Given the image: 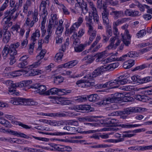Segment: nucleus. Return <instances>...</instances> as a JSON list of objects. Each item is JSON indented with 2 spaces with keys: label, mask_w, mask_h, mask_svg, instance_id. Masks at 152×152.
Segmentation results:
<instances>
[{
  "label": "nucleus",
  "mask_w": 152,
  "mask_h": 152,
  "mask_svg": "<svg viewBox=\"0 0 152 152\" xmlns=\"http://www.w3.org/2000/svg\"><path fill=\"white\" fill-rule=\"evenodd\" d=\"M152 81V77L147 76L143 78H141V83H146Z\"/></svg>",
  "instance_id": "680f3d73"
},
{
  "label": "nucleus",
  "mask_w": 152,
  "mask_h": 152,
  "mask_svg": "<svg viewBox=\"0 0 152 152\" xmlns=\"http://www.w3.org/2000/svg\"><path fill=\"white\" fill-rule=\"evenodd\" d=\"M146 109L141 107H129L124 109V113L129 114L133 112H140L145 111Z\"/></svg>",
  "instance_id": "0eeeda50"
},
{
  "label": "nucleus",
  "mask_w": 152,
  "mask_h": 152,
  "mask_svg": "<svg viewBox=\"0 0 152 152\" xmlns=\"http://www.w3.org/2000/svg\"><path fill=\"white\" fill-rule=\"evenodd\" d=\"M16 143L18 144H22L23 143L28 144L30 142L29 141L24 140V139L21 140L19 139L16 138L15 140Z\"/></svg>",
  "instance_id": "774afa93"
},
{
  "label": "nucleus",
  "mask_w": 152,
  "mask_h": 152,
  "mask_svg": "<svg viewBox=\"0 0 152 152\" xmlns=\"http://www.w3.org/2000/svg\"><path fill=\"white\" fill-rule=\"evenodd\" d=\"M84 45L83 44H80L78 45H76L75 46V50L77 52H81L84 49Z\"/></svg>",
  "instance_id": "09e8293b"
},
{
  "label": "nucleus",
  "mask_w": 152,
  "mask_h": 152,
  "mask_svg": "<svg viewBox=\"0 0 152 152\" xmlns=\"http://www.w3.org/2000/svg\"><path fill=\"white\" fill-rule=\"evenodd\" d=\"M53 24L51 22H49L47 29V31L49 34H51L52 33L53 29H54Z\"/></svg>",
  "instance_id": "49530a36"
},
{
  "label": "nucleus",
  "mask_w": 152,
  "mask_h": 152,
  "mask_svg": "<svg viewBox=\"0 0 152 152\" xmlns=\"http://www.w3.org/2000/svg\"><path fill=\"white\" fill-rule=\"evenodd\" d=\"M131 79L134 81L141 83V78L138 75H135L131 77Z\"/></svg>",
  "instance_id": "69168bd1"
},
{
  "label": "nucleus",
  "mask_w": 152,
  "mask_h": 152,
  "mask_svg": "<svg viewBox=\"0 0 152 152\" xmlns=\"http://www.w3.org/2000/svg\"><path fill=\"white\" fill-rule=\"evenodd\" d=\"M102 88H113L118 87L117 79L113 81L107 82L105 84H102Z\"/></svg>",
  "instance_id": "9b49d317"
},
{
  "label": "nucleus",
  "mask_w": 152,
  "mask_h": 152,
  "mask_svg": "<svg viewBox=\"0 0 152 152\" xmlns=\"http://www.w3.org/2000/svg\"><path fill=\"white\" fill-rule=\"evenodd\" d=\"M77 61L74 60L66 63V68H71L75 66L77 64Z\"/></svg>",
  "instance_id": "a19ab883"
},
{
  "label": "nucleus",
  "mask_w": 152,
  "mask_h": 152,
  "mask_svg": "<svg viewBox=\"0 0 152 152\" xmlns=\"http://www.w3.org/2000/svg\"><path fill=\"white\" fill-rule=\"evenodd\" d=\"M9 132L12 134L19 137H21L28 139L30 138L32 139L31 137H29L28 136L26 135L25 134L21 133L20 132L15 131L13 130H10Z\"/></svg>",
  "instance_id": "aec40b11"
},
{
  "label": "nucleus",
  "mask_w": 152,
  "mask_h": 152,
  "mask_svg": "<svg viewBox=\"0 0 152 152\" xmlns=\"http://www.w3.org/2000/svg\"><path fill=\"white\" fill-rule=\"evenodd\" d=\"M104 72L102 66L99 67L95 69L92 73L88 72L86 70H84L83 73L84 75L87 74L86 77L89 79H93V78L100 75Z\"/></svg>",
  "instance_id": "f03ea898"
},
{
  "label": "nucleus",
  "mask_w": 152,
  "mask_h": 152,
  "mask_svg": "<svg viewBox=\"0 0 152 152\" xmlns=\"http://www.w3.org/2000/svg\"><path fill=\"white\" fill-rule=\"evenodd\" d=\"M63 21L62 20H59L58 26L56 30V35H61L64 30V27L63 26Z\"/></svg>",
  "instance_id": "dca6fc26"
},
{
  "label": "nucleus",
  "mask_w": 152,
  "mask_h": 152,
  "mask_svg": "<svg viewBox=\"0 0 152 152\" xmlns=\"http://www.w3.org/2000/svg\"><path fill=\"white\" fill-rule=\"evenodd\" d=\"M64 122L62 121H59L49 120V124L50 125L52 126H60L64 125Z\"/></svg>",
  "instance_id": "412c9836"
},
{
  "label": "nucleus",
  "mask_w": 152,
  "mask_h": 152,
  "mask_svg": "<svg viewBox=\"0 0 152 152\" xmlns=\"http://www.w3.org/2000/svg\"><path fill=\"white\" fill-rule=\"evenodd\" d=\"M79 37L77 36L76 32H74L71 37V38L73 39V45L76 46L79 45L80 43V40Z\"/></svg>",
  "instance_id": "5701e85b"
},
{
  "label": "nucleus",
  "mask_w": 152,
  "mask_h": 152,
  "mask_svg": "<svg viewBox=\"0 0 152 152\" xmlns=\"http://www.w3.org/2000/svg\"><path fill=\"white\" fill-rule=\"evenodd\" d=\"M5 2L0 7V12H3L8 6L9 0H5Z\"/></svg>",
  "instance_id": "13d9d810"
},
{
  "label": "nucleus",
  "mask_w": 152,
  "mask_h": 152,
  "mask_svg": "<svg viewBox=\"0 0 152 152\" xmlns=\"http://www.w3.org/2000/svg\"><path fill=\"white\" fill-rule=\"evenodd\" d=\"M134 64V61L132 59L129 60L125 61L123 64V67L125 69H129Z\"/></svg>",
  "instance_id": "a878e982"
},
{
  "label": "nucleus",
  "mask_w": 152,
  "mask_h": 152,
  "mask_svg": "<svg viewBox=\"0 0 152 152\" xmlns=\"http://www.w3.org/2000/svg\"><path fill=\"white\" fill-rule=\"evenodd\" d=\"M74 99L77 102L81 103L86 102L87 100V98L86 96L85 95L75 97H74Z\"/></svg>",
  "instance_id": "c85d7f7f"
},
{
  "label": "nucleus",
  "mask_w": 152,
  "mask_h": 152,
  "mask_svg": "<svg viewBox=\"0 0 152 152\" xmlns=\"http://www.w3.org/2000/svg\"><path fill=\"white\" fill-rule=\"evenodd\" d=\"M109 8L110 11V15L113 16L114 19H116L124 16V12L122 11H117L112 7H109Z\"/></svg>",
  "instance_id": "6e6552de"
},
{
  "label": "nucleus",
  "mask_w": 152,
  "mask_h": 152,
  "mask_svg": "<svg viewBox=\"0 0 152 152\" xmlns=\"http://www.w3.org/2000/svg\"><path fill=\"white\" fill-rule=\"evenodd\" d=\"M108 52L106 50L103 52L96 54L94 56L96 58V62L101 61L103 59L107 56Z\"/></svg>",
  "instance_id": "2eb2a0df"
},
{
  "label": "nucleus",
  "mask_w": 152,
  "mask_h": 152,
  "mask_svg": "<svg viewBox=\"0 0 152 152\" xmlns=\"http://www.w3.org/2000/svg\"><path fill=\"white\" fill-rule=\"evenodd\" d=\"M124 76L123 75L119 76L117 79L118 86L120 85H124L128 82V80L126 79H123Z\"/></svg>",
  "instance_id": "f704fd0d"
},
{
  "label": "nucleus",
  "mask_w": 152,
  "mask_h": 152,
  "mask_svg": "<svg viewBox=\"0 0 152 152\" xmlns=\"http://www.w3.org/2000/svg\"><path fill=\"white\" fill-rule=\"evenodd\" d=\"M89 4L91 9L92 15L93 16L94 20L95 22L98 24L99 22V18L96 8L93 2H90Z\"/></svg>",
  "instance_id": "423d86ee"
},
{
  "label": "nucleus",
  "mask_w": 152,
  "mask_h": 152,
  "mask_svg": "<svg viewBox=\"0 0 152 152\" xmlns=\"http://www.w3.org/2000/svg\"><path fill=\"white\" fill-rule=\"evenodd\" d=\"M128 149L132 150L144 151V146L130 147Z\"/></svg>",
  "instance_id": "0e129e2a"
},
{
  "label": "nucleus",
  "mask_w": 152,
  "mask_h": 152,
  "mask_svg": "<svg viewBox=\"0 0 152 152\" xmlns=\"http://www.w3.org/2000/svg\"><path fill=\"white\" fill-rule=\"evenodd\" d=\"M32 69H30L28 71L21 69L18 71H16L11 73L13 77H16L22 75H24L25 76H32Z\"/></svg>",
  "instance_id": "20e7f679"
},
{
  "label": "nucleus",
  "mask_w": 152,
  "mask_h": 152,
  "mask_svg": "<svg viewBox=\"0 0 152 152\" xmlns=\"http://www.w3.org/2000/svg\"><path fill=\"white\" fill-rule=\"evenodd\" d=\"M118 126L121 127L122 128L126 129H131L141 126V124H130L129 123L125 124H120L118 125Z\"/></svg>",
  "instance_id": "a211bd4d"
},
{
  "label": "nucleus",
  "mask_w": 152,
  "mask_h": 152,
  "mask_svg": "<svg viewBox=\"0 0 152 152\" xmlns=\"http://www.w3.org/2000/svg\"><path fill=\"white\" fill-rule=\"evenodd\" d=\"M0 124L6 127H8L10 125L8 121L2 117L0 118Z\"/></svg>",
  "instance_id": "bf43d9fd"
},
{
  "label": "nucleus",
  "mask_w": 152,
  "mask_h": 152,
  "mask_svg": "<svg viewBox=\"0 0 152 152\" xmlns=\"http://www.w3.org/2000/svg\"><path fill=\"white\" fill-rule=\"evenodd\" d=\"M11 20V18L7 16H5L2 19L1 24L3 26H6L7 24L10 25L11 26L12 25V23L10 21Z\"/></svg>",
  "instance_id": "473e14b6"
},
{
  "label": "nucleus",
  "mask_w": 152,
  "mask_h": 152,
  "mask_svg": "<svg viewBox=\"0 0 152 152\" xmlns=\"http://www.w3.org/2000/svg\"><path fill=\"white\" fill-rule=\"evenodd\" d=\"M118 63H115L109 64L102 66L104 72L108 71H112L117 68L119 66Z\"/></svg>",
  "instance_id": "4468645a"
},
{
  "label": "nucleus",
  "mask_w": 152,
  "mask_h": 152,
  "mask_svg": "<svg viewBox=\"0 0 152 152\" xmlns=\"http://www.w3.org/2000/svg\"><path fill=\"white\" fill-rule=\"evenodd\" d=\"M37 114L38 115L48 116L52 117H62L66 116V114L64 113H38Z\"/></svg>",
  "instance_id": "f8f14e48"
},
{
  "label": "nucleus",
  "mask_w": 152,
  "mask_h": 152,
  "mask_svg": "<svg viewBox=\"0 0 152 152\" xmlns=\"http://www.w3.org/2000/svg\"><path fill=\"white\" fill-rule=\"evenodd\" d=\"M118 121L116 119H109L108 121L104 123L107 125L108 126H111L115 125V124L118 122Z\"/></svg>",
  "instance_id": "72a5a7b5"
},
{
  "label": "nucleus",
  "mask_w": 152,
  "mask_h": 152,
  "mask_svg": "<svg viewBox=\"0 0 152 152\" xmlns=\"http://www.w3.org/2000/svg\"><path fill=\"white\" fill-rule=\"evenodd\" d=\"M72 92V90L66 89H60L59 95H67Z\"/></svg>",
  "instance_id": "a18cd8bd"
},
{
  "label": "nucleus",
  "mask_w": 152,
  "mask_h": 152,
  "mask_svg": "<svg viewBox=\"0 0 152 152\" xmlns=\"http://www.w3.org/2000/svg\"><path fill=\"white\" fill-rule=\"evenodd\" d=\"M11 37V34L9 31H6L4 34L3 41L5 43H7L9 41Z\"/></svg>",
  "instance_id": "7c9ffc66"
},
{
  "label": "nucleus",
  "mask_w": 152,
  "mask_h": 152,
  "mask_svg": "<svg viewBox=\"0 0 152 152\" xmlns=\"http://www.w3.org/2000/svg\"><path fill=\"white\" fill-rule=\"evenodd\" d=\"M46 52V50H42L40 52L39 55L36 57V58L38 61L34 63L31 65L28 66V67L29 68H32L37 67L41 63L40 60L43 58Z\"/></svg>",
  "instance_id": "39448f33"
},
{
  "label": "nucleus",
  "mask_w": 152,
  "mask_h": 152,
  "mask_svg": "<svg viewBox=\"0 0 152 152\" xmlns=\"http://www.w3.org/2000/svg\"><path fill=\"white\" fill-rule=\"evenodd\" d=\"M110 146L107 144H97L91 146L92 148H106L110 147Z\"/></svg>",
  "instance_id": "603ef678"
},
{
  "label": "nucleus",
  "mask_w": 152,
  "mask_h": 152,
  "mask_svg": "<svg viewBox=\"0 0 152 152\" xmlns=\"http://www.w3.org/2000/svg\"><path fill=\"white\" fill-rule=\"evenodd\" d=\"M37 92L40 94H45V91L46 90V88L44 85H38L37 88Z\"/></svg>",
  "instance_id": "2f4dec72"
},
{
  "label": "nucleus",
  "mask_w": 152,
  "mask_h": 152,
  "mask_svg": "<svg viewBox=\"0 0 152 152\" xmlns=\"http://www.w3.org/2000/svg\"><path fill=\"white\" fill-rule=\"evenodd\" d=\"M118 54L117 52H116L115 53H111L110 54L112 56L106 59H103L101 62V63L103 64H106L110 62L114 61L115 58H113L114 56H117Z\"/></svg>",
  "instance_id": "6ab92c4d"
},
{
  "label": "nucleus",
  "mask_w": 152,
  "mask_h": 152,
  "mask_svg": "<svg viewBox=\"0 0 152 152\" xmlns=\"http://www.w3.org/2000/svg\"><path fill=\"white\" fill-rule=\"evenodd\" d=\"M103 11L102 13V17H108L109 15V12L110 10H109V7L107 9L105 7H104L103 8Z\"/></svg>",
  "instance_id": "3c124183"
},
{
  "label": "nucleus",
  "mask_w": 152,
  "mask_h": 152,
  "mask_svg": "<svg viewBox=\"0 0 152 152\" xmlns=\"http://www.w3.org/2000/svg\"><path fill=\"white\" fill-rule=\"evenodd\" d=\"M123 41L125 45L128 46L131 42V37L129 34L128 30H126L124 32V35L122 36Z\"/></svg>",
  "instance_id": "ddd939ff"
},
{
  "label": "nucleus",
  "mask_w": 152,
  "mask_h": 152,
  "mask_svg": "<svg viewBox=\"0 0 152 152\" xmlns=\"http://www.w3.org/2000/svg\"><path fill=\"white\" fill-rule=\"evenodd\" d=\"M63 53L62 52H59L57 53L54 58V60L56 61L59 62L61 61L63 56Z\"/></svg>",
  "instance_id": "c03bdc74"
},
{
  "label": "nucleus",
  "mask_w": 152,
  "mask_h": 152,
  "mask_svg": "<svg viewBox=\"0 0 152 152\" xmlns=\"http://www.w3.org/2000/svg\"><path fill=\"white\" fill-rule=\"evenodd\" d=\"M18 6V4L16 3L15 4V6L12 9L7 10L4 13L5 16H7L9 18H13V15L16 10L17 6Z\"/></svg>",
  "instance_id": "f3484780"
},
{
  "label": "nucleus",
  "mask_w": 152,
  "mask_h": 152,
  "mask_svg": "<svg viewBox=\"0 0 152 152\" xmlns=\"http://www.w3.org/2000/svg\"><path fill=\"white\" fill-rule=\"evenodd\" d=\"M79 7L81 8L83 13L84 14H85L87 12L88 9L86 3H83L82 5H81V6H79Z\"/></svg>",
  "instance_id": "8fccbe9b"
},
{
  "label": "nucleus",
  "mask_w": 152,
  "mask_h": 152,
  "mask_svg": "<svg viewBox=\"0 0 152 152\" xmlns=\"http://www.w3.org/2000/svg\"><path fill=\"white\" fill-rule=\"evenodd\" d=\"M111 97H108L105 99V101L107 102H115L117 100H121L123 96V94L121 93H116Z\"/></svg>",
  "instance_id": "1a4fd4ad"
},
{
  "label": "nucleus",
  "mask_w": 152,
  "mask_h": 152,
  "mask_svg": "<svg viewBox=\"0 0 152 152\" xmlns=\"http://www.w3.org/2000/svg\"><path fill=\"white\" fill-rule=\"evenodd\" d=\"M54 148L56 151H64V145H55Z\"/></svg>",
  "instance_id": "4d7b16f0"
},
{
  "label": "nucleus",
  "mask_w": 152,
  "mask_h": 152,
  "mask_svg": "<svg viewBox=\"0 0 152 152\" xmlns=\"http://www.w3.org/2000/svg\"><path fill=\"white\" fill-rule=\"evenodd\" d=\"M32 83V81L31 80H27L22 81L20 83H18L16 85L17 86V87H25L26 88L28 86H29V85Z\"/></svg>",
  "instance_id": "4be33fe9"
},
{
  "label": "nucleus",
  "mask_w": 152,
  "mask_h": 152,
  "mask_svg": "<svg viewBox=\"0 0 152 152\" xmlns=\"http://www.w3.org/2000/svg\"><path fill=\"white\" fill-rule=\"evenodd\" d=\"M50 16L51 18L49 19V22H51L52 23L54 24V25H57L58 21L57 15L53 13L51 14Z\"/></svg>",
  "instance_id": "c756f323"
},
{
  "label": "nucleus",
  "mask_w": 152,
  "mask_h": 152,
  "mask_svg": "<svg viewBox=\"0 0 152 152\" xmlns=\"http://www.w3.org/2000/svg\"><path fill=\"white\" fill-rule=\"evenodd\" d=\"M106 33L108 36L111 37L112 35V28L110 25H108L106 27Z\"/></svg>",
  "instance_id": "6e6d98bb"
},
{
  "label": "nucleus",
  "mask_w": 152,
  "mask_h": 152,
  "mask_svg": "<svg viewBox=\"0 0 152 152\" xmlns=\"http://www.w3.org/2000/svg\"><path fill=\"white\" fill-rule=\"evenodd\" d=\"M63 129H66V130L70 131V132L68 133L67 134H75V127L69 126H65L64 127Z\"/></svg>",
  "instance_id": "864d4df0"
},
{
  "label": "nucleus",
  "mask_w": 152,
  "mask_h": 152,
  "mask_svg": "<svg viewBox=\"0 0 152 152\" xmlns=\"http://www.w3.org/2000/svg\"><path fill=\"white\" fill-rule=\"evenodd\" d=\"M60 89L53 88L46 91L45 95H59Z\"/></svg>",
  "instance_id": "b1692460"
},
{
  "label": "nucleus",
  "mask_w": 152,
  "mask_h": 152,
  "mask_svg": "<svg viewBox=\"0 0 152 152\" xmlns=\"http://www.w3.org/2000/svg\"><path fill=\"white\" fill-rule=\"evenodd\" d=\"M146 34V31L145 29L140 30L136 34V37L138 38L143 37Z\"/></svg>",
  "instance_id": "5fc2aeb1"
},
{
  "label": "nucleus",
  "mask_w": 152,
  "mask_h": 152,
  "mask_svg": "<svg viewBox=\"0 0 152 152\" xmlns=\"http://www.w3.org/2000/svg\"><path fill=\"white\" fill-rule=\"evenodd\" d=\"M126 94H123V96L121 99V100L124 102H128L132 101L133 100V99L132 97L129 96L128 95L127 96H126Z\"/></svg>",
  "instance_id": "052dcab7"
},
{
  "label": "nucleus",
  "mask_w": 152,
  "mask_h": 152,
  "mask_svg": "<svg viewBox=\"0 0 152 152\" xmlns=\"http://www.w3.org/2000/svg\"><path fill=\"white\" fill-rule=\"evenodd\" d=\"M42 133L46 135H55V136H62L66 134L65 132H55L53 133H49V132H42Z\"/></svg>",
  "instance_id": "79ce46f5"
},
{
  "label": "nucleus",
  "mask_w": 152,
  "mask_h": 152,
  "mask_svg": "<svg viewBox=\"0 0 152 152\" xmlns=\"http://www.w3.org/2000/svg\"><path fill=\"white\" fill-rule=\"evenodd\" d=\"M10 103L14 105H37L38 103L31 99L23 98H12L10 101Z\"/></svg>",
  "instance_id": "f257e3e1"
},
{
  "label": "nucleus",
  "mask_w": 152,
  "mask_h": 152,
  "mask_svg": "<svg viewBox=\"0 0 152 152\" xmlns=\"http://www.w3.org/2000/svg\"><path fill=\"white\" fill-rule=\"evenodd\" d=\"M79 28L74 23L70 27V29H67L65 31V34H71L73 32L74 33L77 30V29Z\"/></svg>",
  "instance_id": "bb28decb"
},
{
  "label": "nucleus",
  "mask_w": 152,
  "mask_h": 152,
  "mask_svg": "<svg viewBox=\"0 0 152 152\" xmlns=\"http://www.w3.org/2000/svg\"><path fill=\"white\" fill-rule=\"evenodd\" d=\"M146 130L145 128H142L135 129L133 130H129L123 132L124 134H123V137H131L136 135L137 133H140L142 132H144Z\"/></svg>",
  "instance_id": "7ed1b4c3"
},
{
  "label": "nucleus",
  "mask_w": 152,
  "mask_h": 152,
  "mask_svg": "<svg viewBox=\"0 0 152 152\" xmlns=\"http://www.w3.org/2000/svg\"><path fill=\"white\" fill-rule=\"evenodd\" d=\"M95 59L93 57L90 55L87 56L82 59V61H86L87 63H91Z\"/></svg>",
  "instance_id": "4c0bfd02"
},
{
  "label": "nucleus",
  "mask_w": 152,
  "mask_h": 152,
  "mask_svg": "<svg viewBox=\"0 0 152 152\" xmlns=\"http://www.w3.org/2000/svg\"><path fill=\"white\" fill-rule=\"evenodd\" d=\"M34 23L32 20H31L30 18L28 17L27 18L24 25L25 26H28V28H30L32 27Z\"/></svg>",
  "instance_id": "ea45409f"
},
{
  "label": "nucleus",
  "mask_w": 152,
  "mask_h": 152,
  "mask_svg": "<svg viewBox=\"0 0 152 152\" xmlns=\"http://www.w3.org/2000/svg\"><path fill=\"white\" fill-rule=\"evenodd\" d=\"M87 74L84 75L83 73V75H85L84 77L85 78L84 80H85L84 85L85 87H88L91 86H93L94 85V83L91 82V81L93 79H89L87 77H86L87 75Z\"/></svg>",
  "instance_id": "cd10ccee"
},
{
  "label": "nucleus",
  "mask_w": 152,
  "mask_h": 152,
  "mask_svg": "<svg viewBox=\"0 0 152 152\" xmlns=\"http://www.w3.org/2000/svg\"><path fill=\"white\" fill-rule=\"evenodd\" d=\"M2 55L4 59L6 58L9 54V48L7 46L5 45L2 52Z\"/></svg>",
  "instance_id": "de8ad7c7"
},
{
  "label": "nucleus",
  "mask_w": 152,
  "mask_h": 152,
  "mask_svg": "<svg viewBox=\"0 0 152 152\" xmlns=\"http://www.w3.org/2000/svg\"><path fill=\"white\" fill-rule=\"evenodd\" d=\"M92 108L91 106L89 105H81V110L86 111H87L90 110L91 111V110Z\"/></svg>",
  "instance_id": "338daca9"
},
{
  "label": "nucleus",
  "mask_w": 152,
  "mask_h": 152,
  "mask_svg": "<svg viewBox=\"0 0 152 152\" xmlns=\"http://www.w3.org/2000/svg\"><path fill=\"white\" fill-rule=\"evenodd\" d=\"M8 48L9 54L10 56H13L17 54V51L15 48L13 47L12 45H10Z\"/></svg>",
  "instance_id": "c9c22d12"
},
{
  "label": "nucleus",
  "mask_w": 152,
  "mask_h": 152,
  "mask_svg": "<svg viewBox=\"0 0 152 152\" xmlns=\"http://www.w3.org/2000/svg\"><path fill=\"white\" fill-rule=\"evenodd\" d=\"M3 83L6 84L7 86H10L11 87L14 88H16L17 87V86L16 85L18 83H14L13 81L10 80L4 81Z\"/></svg>",
  "instance_id": "e433bc0d"
},
{
  "label": "nucleus",
  "mask_w": 152,
  "mask_h": 152,
  "mask_svg": "<svg viewBox=\"0 0 152 152\" xmlns=\"http://www.w3.org/2000/svg\"><path fill=\"white\" fill-rule=\"evenodd\" d=\"M91 13H90L88 16H86L85 17V20L86 22V25L88 27L89 26H92V17L90 15Z\"/></svg>",
  "instance_id": "58836bf2"
},
{
  "label": "nucleus",
  "mask_w": 152,
  "mask_h": 152,
  "mask_svg": "<svg viewBox=\"0 0 152 152\" xmlns=\"http://www.w3.org/2000/svg\"><path fill=\"white\" fill-rule=\"evenodd\" d=\"M88 34L89 36V42L91 43L95 38L96 34V31L92 26H88Z\"/></svg>",
  "instance_id": "9d476101"
},
{
  "label": "nucleus",
  "mask_w": 152,
  "mask_h": 152,
  "mask_svg": "<svg viewBox=\"0 0 152 152\" xmlns=\"http://www.w3.org/2000/svg\"><path fill=\"white\" fill-rule=\"evenodd\" d=\"M38 12L37 10H35L32 14L33 20H32L35 23L38 20Z\"/></svg>",
  "instance_id": "e2e57ef3"
},
{
  "label": "nucleus",
  "mask_w": 152,
  "mask_h": 152,
  "mask_svg": "<svg viewBox=\"0 0 152 152\" xmlns=\"http://www.w3.org/2000/svg\"><path fill=\"white\" fill-rule=\"evenodd\" d=\"M40 35L39 30L38 29H36L35 32L33 33L31 36V41L33 42H35L37 40V38H39Z\"/></svg>",
  "instance_id": "393cba45"
},
{
  "label": "nucleus",
  "mask_w": 152,
  "mask_h": 152,
  "mask_svg": "<svg viewBox=\"0 0 152 152\" xmlns=\"http://www.w3.org/2000/svg\"><path fill=\"white\" fill-rule=\"evenodd\" d=\"M87 98L89 101L94 102L98 99V96L96 94H91L88 96Z\"/></svg>",
  "instance_id": "37998d69"
}]
</instances>
